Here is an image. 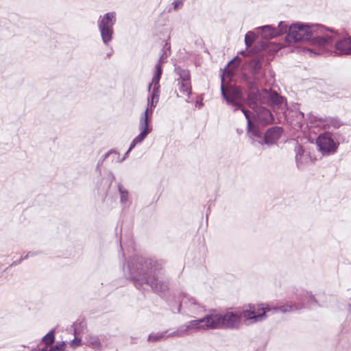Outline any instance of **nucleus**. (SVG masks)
I'll return each mask as SVG.
<instances>
[{
	"label": "nucleus",
	"mask_w": 351,
	"mask_h": 351,
	"mask_svg": "<svg viewBox=\"0 0 351 351\" xmlns=\"http://www.w3.org/2000/svg\"><path fill=\"white\" fill-rule=\"evenodd\" d=\"M32 255H34V254H33V253H32V252H29V253H28V254H27L24 257V259L27 258L29 256H32Z\"/></svg>",
	"instance_id": "f704fd0d"
},
{
	"label": "nucleus",
	"mask_w": 351,
	"mask_h": 351,
	"mask_svg": "<svg viewBox=\"0 0 351 351\" xmlns=\"http://www.w3.org/2000/svg\"><path fill=\"white\" fill-rule=\"evenodd\" d=\"M242 112L247 121V134L251 139V143L254 145H256V143L261 145H263V133L259 128L260 124H257L252 120L250 112L248 110L242 109Z\"/></svg>",
	"instance_id": "9d476101"
},
{
	"label": "nucleus",
	"mask_w": 351,
	"mask_h": 351,
	"mask_svg": "<svg viewBox=\"0 0 351 351\" xmlns=\"http://www.w3.org/2000/svg\"><path fill=\"white\" fill-rule=\"evenodd\" d=\"M241 322L240 311H228L224 314L212 312L202 318L191 320L180 327L178 335H189L208 329H235Z\"/></svg>",
	"instance_id": "7ed1b4c3"
},
{
	"label": "nucleus",
	"mask_w": 351,
	"mask_h": 351,
	"mask_svg": "<svg viewBox=\"0 0 351 351\" xmlns=\"http://www.w3.org/2000/svg\"><path fill=\"white\" fill-rule=\"evenodd\" d=\"M134 261L133 285L137 289H145L144 285L149 286L158 294L165 293L168 290V282L160 279L162 275L160 264L152 259H145L143 256H136Z\"/></svg>",
	"instance_id": "f03ea898"
},
{
	"label": "nucleus",
	"mask_w": 351,
	"mask_h": 351,
	"mask_svg": "<svg viewBox=\"0 0 351 351\" xmlns=\"http://www.w3.org/2000/svg\"><path fill=\"white\" fill-rule=\"evenodd\" d=\"M149 92L147 108L141 114L139 119L138 130L140 133L133 139V147L136 144L142 143L152 130V127L149 125V119L159 101L160 86H152L151 89H149Z\"/></svg>",
	"instance_id": "423d86ee"
},
{
	"label": "nucleus",
	"mask_w": 351,
	"mask_h": 351,
	"mask_svg": "<svg viewBox=\"0 0 351 351\" xmlns=\"http://www.w3.org/2000/svg\"><path fill=\"white\" fill-rule=\"evenodd\" d=\"M175 73L179 76L178 79V90L180 93L179 97H185L186 102H190V96L191 93V76L189 71L183 69L180 66L175 68Z\"/></svg>",
	"instance_id": "1a4fd4ad"
},
{
	"label": "nucleus",
	"mask_w": 351,
	"mask_h": 351,
	"mask_svg": "<svg viewBox=\"0 0 351 351\" xmlns=\"http://www.w3.org/2000/svg\"><path fill=\"white\" fill-rule=\"evenodd\" d=\"M114 53V50L112 47L110 48L108 52L106 53V57L110 58Z\"/></svg>",
	"instance_id": "7c9ffc66"
},
{
	"label": "nucleus",
	"mask_w": 351,
	"mask_h": 351,
	"mask_svg": "<svg viewBox=\"0 0 351 351\" xmlns=\"http://www.w3.org/2000/svg\"><path fill=\"white\" fill-rule=\"evenodd\" d=\"M224 77H221V95L224 99L229 105L234 106V111L241 109H245L243 108V103L245 101L243 89L240 86L228 85L225 86Z\"/></svg>",
	"instance_id": "6e6552de"
},
{
	"label": "nucleus",
	"mask_w": 351,
	"mask_h": 351,
	"mask_svg": "<svg viewBox=\"0 0 351 351\" xmlns=\"http://www.w3.org/2000/svg\"><path fill=\"white\" fill-rule=\"evenodd\" d=\"M295 161L299 169H302L305 165L313 162V157L308 150L303 149L302 146L298 145L295 147Z\"/></svg>",
	"instance_id": "dca6fc26"
},
{
	"label": "nucleus",
	"mask_w": 351,
	"mask_h": 351,
	"mask_svg": "<svg viewBox=\"0 0 351 351\" xmlns=\"http://www.w3.org/2000/svg\"><path fill=\"white\" fill-rule=\"evenodd\" d=\"M311 121L323 129L339 128L343 123L337 118L312 116Z\"/></svg>",
	"instance_id": "4468645a"
},
{
	"label": "nucleus",
	"mask_w": 351,
	"mask_h": 351,
	"mask_svg": "<svg viewBox=\"0 0 351 351\" xmlns=\"http://www.w3.org/2000/svg\"><path fill=\"white\" fill-rule=\"evenodd\" d=\"M114 176L112 174L109 173L106 177L102 179V181L104 182V186H99L102 190H107L110 188L112 182L114 181Z\"/></svg>",
	"instance_id": "393cba45"
},
{
	"label": "nucleus",
	"mask_w": 351,
	"mask_h": 351,
	"mask_svg": "<svg viewBox=\"0 0 351 351\" xmlns=\"http://www.w3.org/2000/svg\"><path fill=\"white\" fill-rule=\"evenodd\" d=\"M119 191L120 194V202L125 207L129 206V193L122 185H119Z\"/></svg>",
	"instance_id": "5701e85b"
},
{
	"label": "nucleus",
	"mask_w": 351,
	"mask_h": 351,
	"mask_svg": "<svg viewBox=\"0 0 351 351\" xmlns=\"http://www.w3.org/2000/svg\"><path fill=\"white\" fill-rule=\"evenodd\" d=\"M69 345L72 350H75L82 345V340L80 338L75 337L69 342Z\"/></svg>",
	"instance_id": "cd10ccee"
},
{
	"label": "nucleus",
	"mask_w": 351,
	"mask_h": 351,
	"mask_svg": "<svg viewBox=\"0 0 351 351\" xmlns=\"http://www.w3.org/2000/svg\"><path fill=\"white\" fill-rule=\"evenodd\" d=\"M170 44L165 43L162 49V54L160 56L158 62L155 65L152 80L149 84V90L152 86H160L159 82L162 75V64L167 62V58L170 56Z\"/></svg>",
	"instance_id": "f8f14e48"
},
{
	"label": "nucleus",
	"mask_w": 351,
	"mask_h": 351,
	"mask_svg": "<svg viewBox=\"0 0 351 351\" xmlns=\"http://www.w3.org/2000/svg\"><path fill=\"white\" fill-rule=\"evenodd\" d=\"M117 22L115 12H109L100 15L97 21L98 29L103 43L108 47L113 39L114 25Z\"/></svg>",
	"instance_id": "0eeeda50"
},
{
	"label": "nucleus",
	"mask_w": 351,
	"mask_h": 351,
	"mask_svg": "<svg viewBox=\"0 0 351 351\" xmlns=\"http://www.w3.org/2000/svg\"><path fill=\"white\" fill-rule=\"evenodd\" d=\"M172 5L173 10L175 11L180 9L183 5L182 0H177L173 2Z\"/></svg>",
	"instance_id": "c85d7f7f"
},
{
	"label": "nucleus",
	"mask_w": 351,
	"mask_h": 351,
	"mask_svg": "<svg viewBox=\"0 0 351 351\" xmlns=\"http://www.w3.org/2000/svg\"><path fill=\"white\" fill-rule=\"evenodd\" d=\"M261 30L262 36L265 39H270L287 32V25L284 22L278 23V28L271 25H265L259 27Z\"/></svg>",
	"instance_id": "2eb2a0df"
},
{
	"label": "nucleus",
	"mask_w": 351,
	"mask_h": 351,
	"mask_svg": "<svg viewBox=\"0 0 351 351\" xmlns=\"http://www.w3.org/2000/svg\"><path fill=\"white\" fill-rule=\"evenodd\" d=\"M181 308L184 313L190 315H197L204 311V306L194 298L186 294H184L181 300L178 311L180 312Z\"/></svg>",
	"instance_id": "9b49d317"
},
{
	"label": "nucleus",
	"mask_w": 351,
	"mask_h": 351,
	"mask_svg": "<svg viewBox=\"0 0 351 351\" xmlns=\"http://www.w3.org/2000/svg\"><path fill=\"white\" fill-rule=\"evenodd\" d=\"M81 326V322H76L73 324V330L75 335H78L81 332V330L78 328V326Z\"/></svg>",
	"instance_id": "c756f323"
},
{
	"label": "nucleus",
	"mask_w": 351,
	"mask_h": 351,
	"mask_svg": "<svg viewBox=\"0 0 351 351\" xmlns=\"http://www.w3.org/2000/svg\"><path fill=\"white\" fill-rule=\"evenodd\" d=\"M246 101L254 110L253 121L262 126L271 123L274 117L270 110L261 106V104H268L272 106L274 108H277L280 110L279 113H285L286 110L284 99L276 92H271L266 89L260 92L258 87L252 84L249 86Z\"/></svg>",
	"instance_id": "f257e3e1"
},
{
	"label": "nucleus",
	"mask_w": 351,
	"mask_h": 351,
	"mask_svg": "<svg viewBox=\"0 0 351 351\" xmlns=\"http://www.w3.org/2000/svg\"><path fill=\"white\" fill-rule=\"evenodd\" d=\"M335 47L336 55H351V37L337 40Z\"/></svg>",
	"instance_id": "a211bd4d"
},
{
	"label": "nucleus",
	"mask_w": 351,
	"mask_h": 351,
	"mask_svg": "<svg viewBox=\"0 0 351 351\" xmlns=\"http://www.w3.org/2000/svg\"><path fill=\"white\" fill-rule=\"evenodd\" d=\"M127 269L128 271L130 273L131 271L130 263H128L126 266H124V270Z\"/></svg>",
	"instance_id": "2f4dec72"
},
{
	"label": "nucleus",
	"mask_w": 351,
	"mask_h": 351,
	"mask_svg": "<svg viewBox=\"0 0 351 351\" xmlns=\"http://www.w3.org/2000/svg\"><path fill=\"white\" fill-rule=\"evenodd\" d=\"M250 71L254 75V80L253 81L248 80L247 79V84L249 87L252 84L255 85L256 87V80H257V75L261 73V69H262V63L259 60H252L249 64Z\"/></svg>",
	"instance_id": "6ab92c4d"
},
{
	"label": "nucleus",
	"mask_w": 351,
	"mask_h": 351,
	"mask_svg": "<svg viewBox=\"0 0 351 351\" xmlns=\"http://www.w3.org/2000/svg\"><path fill=\"white\" fill-rule=\"evenodd\" d=\"M337 37V32L324 25L296 23L289 27L287 40L295 43L310 40L313 45L328 47Z\"/></svg>",
	"instance_id": "20e7f679"
},
{
	"label": "nucleus",
	"mask_w": 351,
	"mask_h": 351,
	"mask_svg": "<svg viewBox=\"0 0 351 351\" xmlns=\"http://www.w3.org/2000/svg\"><path fill=\"white\" fill-rule=\"evenodd\" d=\"M316 144L323 154H334L338 148L339 143H335L328 134H320L317 140Z\"/></svg>",
	"instance_id": "ddd939ff"
},
{
	"label": "nucleus",
	"mask_w": 351,
	"mask_h": 351,
	"mask_svg": "<svg viewBox=\"0 0 351 351\" xmlns=\"http://www.w3.org/2000/svg\"><path fill=\"white\" fill-rule=\"evenodd\" d=\"M256 38V35L252 32H248L245 36V43L247 47L252 46V43Z\"/></svg>",
	"instance_id": "a878e982"
},
{
	"label": "nucleus",
	"mask_w": 351,
	"mask_h": 351,
	"mask_svg": "<svg viewBox=\"0 0 351 351\" xmlns=\"http://www.w3.org/2000/svg\"><path fill=\"white\" fill-rule=\"evenodd\" d=\"M86 344L95 350L101 351L103 349L99 337L93 334L86 337Z\"/></svg>",
	"instance_id": "aec40b11"
},
{
	"label": "nucleus",
	"mask_w": 351,
	"mask_h": 351,
	"mask_svg": "<svg viewBox=\"0 0 351 351\" xmlns=\"http://www.w3.org/2000/svg\"><path fill=\"white\" fill-rule=\"evenodd\" d=\"M196 105H197V106H199V108H200V107H202V106L203 104H202V101H200V102H197V104H196Z\"/></svg>",
	"instance_id": "c9c22d12"
},
{
	"label": "nucleus",
	"mask_w": 351,
	"mask_h": 351,
	"mask_svg": "<svg viewBox=\"0 0 351 351\" xmlns=\"http://www.w3.org/2000/svg\"><path fill=\"white\" fill-rule=\"evenodd\" d=\"M54 330H51L46 335H45L42 341L47 346H50L54 342L55 339Z\"/></svg>",
	"instance_id": "b1692460"
},
{
	"label": "nucleus",
	"mask_w": 351,
	"mask_h": 351,
	"mask_svg": "<svg viewBox=\"0 0 351 351\" xmlns=\"http://www.w3.org/2000/svg\"><path fill=\"white\" fill-rule=\"evenodd\" d=\"M305 307L304 302L298 304L286 303L280 306L274 304H250L240 311L241 319L247 325L252 324L264 320L267 317V313L274 314L278 311L282 313L293 312Z\"/></svg>",
	"instance_id": "39448f33"
},
{
	"label": "nucleus",
	"mask_w": 351,
	"mask_h": 351,
	"mask_svg": "<svg viewBox=\"0 0 351 351\" xmlns=\"http://www.w3.org/2000/svg\"><path fill=\"white\" fill-rule=\"evenodd\" d=\"M311 302H315V300L312 295H309V300H308V303H311Z\"/></svg>",
	"instance_id": "72a5a7b5"
},
{
	"label": "nucleus",
	"mask_w": 351,
	"mask_h": 351,
	"mask_svg": "<svg viewBox=\"0 0 351 351\" xmlns=\"http://www.w3.org/2000/svg\"><path fill=\"white\" fill-rule=\"evenodd\" d=\"M181 326H180L178 328L177 331L172 332L167 336L166 335V332L152 333L148 337V341H151V342H156V341H160L161 339H165L167 337H174V336L181 337L182 335H177V332H178V330H180Z\"/></svg>",
	"instance_id": "412c9836"
},
{
	"label": "nucleus",
	"mask_w": 351,
	"mask_h": 351,
	"mask_svg": "<svg viewBox=\"0 0 351 351\" xmlns=\"http://www.w3.org/2000/svg\"><path fill=\"white\" fill-rule=\"evenodd\" d=\"M41 351H52L51 348H48V346H45L41 349Z\"/></svg>",
	"instance_id": "473e14b6"
},
{
	"label": "nucleus",
	"mask_w": 351,
	"mask_h": 351,
	"mask_svg": "<svg viewBox=\"0 0 351 351\" xmlns=\"http://www.w3.org/2000/svg\"><path fill=\"white\" fill-rule=\"evenodd\" d=\"M300 114H301V115H302V117H304V113L300 112Z\"/></svg>",
	"instance_id": "e433bc0d"
},
{
	"label": "nucleus",
	"mask_w": 351,
	"mask_h": 351,
	"mask_svg": "<svg viewBox=\"0 0 351 351\" xmlns=\"http://www.w3.org/2000/svg\"><path fill=\"white\" fill-rule=\"evenodd\" d=\"M67 344L65 341H58L54 346H51L52 351H68L66 350Z\"/></svg>",
	"instance_id": "bb28decb"
},
{
	"label": "nucleus",
	"mask_w": 351,
	"mask_h": 351,
	"mask_svg": "<svg viewBox=\"0 0 351 351\" xmlns=\"http://www.w3.org/2000/svg\"><path fill=\"white\" fill-rule=\"evenodd\" d=\"M132 150V144H130L128 151L125 154V156L123 157H121L119 154L116 150H110L108 152H107L105 154V158H110L111 159L112 162H122L125 158V156L128 154V153Z\"/></svg>",
	"instance_id": "4be33fe9"
},
{
	"label": "nucleus",
	"mask_w": 351,
	"mask_h": 351,
	"mask_svg": "<svg viewBox=\"0 0 351 351\" xmlns=\"http://www.w3.org/2000/svg\"><path fill=\"white\" fill-rule=\"evenodd\" d=\"M283 130L281 127H272L267 130L263 137V144L271 145L280 138Z\"/></svg>",
	"instance_id": "f3484780"
}]
</instances>
